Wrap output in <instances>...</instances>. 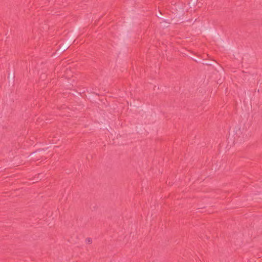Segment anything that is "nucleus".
<instances>
[{"mask_svg":"<svg viewBox=\"0 0 262 262\" xmlns=\"http://www.w3.org/2000/svg\"><path fill=\"white\" fill-rule=\"evenodd\" d=\"M69 48V44L68 42H66L65 43H62L59 45V48L58 49L57 51H58L59 52H63L65 51H66Z\"/></svg>","mask_w":262,"mask_h":262,"instance_id":"1","label":"nucleus"},{"mask_svg":"<svg viewBox=\"0 0 262 262\" xmlns=\"http://www.w3.org/2000/svg\"><path fill=\"white\" fill-rule=\"evenodd\" d=\"M37 151H35V152H33L32 153V154H34L35 152H36Z\"/></svg>","mask_w":262,"mask_h":262,"instance_id":"3","label":"nucleus"},{"mask_svg":"<svg viewBox=\"0 0 262 262\" xmlns=\"http://www.w3.org/2000/svg\"><path fill=\"white\" fill-rule=\"evenodd\" d=\"M86 242L87 244H91L92 243V239L91 238H90V237L87 238L86 239Z\"/></svg>","mask_w":262,"mask_h":262,"instance_id":"2","label":"nucleus"}]
</instances>
